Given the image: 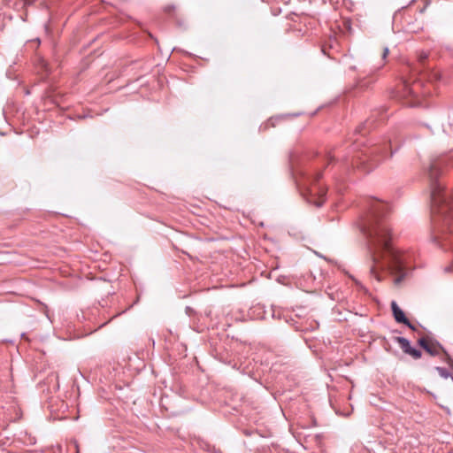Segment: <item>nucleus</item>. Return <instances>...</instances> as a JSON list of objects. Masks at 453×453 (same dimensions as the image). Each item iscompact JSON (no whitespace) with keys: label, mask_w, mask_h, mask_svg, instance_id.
I'll return each instance as SVG.
<instances>
[{"label":"nucleus","mask_w":453,"mask_h":453,"mask_svg":"<svg viewBox=\"0 0 453 453\" xmlns=\"http://www.w3.org/2000/svg\"><path fill=\"white\" fill-rule=\"evenodd\" d=\"M364 215L358 226L365 236L371 252L372 265L371 274L381 280L380 271L398 275L396 282L405 275V255L397 250L391 242V228L388 219V204L369 198L364 203Z\"/></svg>","instance_id":"obj_1"},{"label":"nucleus","mask_w":453,"mask_h":453,"mask_svg":"<svg viewBox=\"0 0 453 453\" xmlns=\"http://www.w3.org/2000/svg\"><path fill=\"white\" fill-rule=\"evenodd\" d=\"M391 310L393 312L394 319L397 323H403L412 330H415L414 326L406 318L403 310L397 305L395 301L391 302Z\"/></svg>","instance_id":"obj_7"},{"label":"nucleus","mask_w":453,"mask_h":453,"mask_svg":"<svg viewBox=\"0 0 453 453\" xmlns=\"http://www.w3.org/2000/svg\"><path fill=\"white\" fill-rule=\"evenodd\" d=\"M388 144L372 145L362 151V156L371 163H379L380 158H384L388 155Z\"/></svg>","instance_id":"obj_5"},{"label":"nucleus","mask_w":453,"mask_h":453,"mask_svg":"<svg viewBox=\"0 0 453 453\" xmlns=\"http://www.w3.org/2000/svg\"><path fill=\"white\" fill-rule=\"evenodd\" d=\"M171 9H172V7H171V6H168V7L166 8V12H170V11H171Z\"/></svg>","instance_id":"obj_15"},{"label":"nucleus","mask_w":453,"mask_h":453,"mask_svg":"<svg viewBox=\"0 0 453 453\" xmlns=\"http://www.w3.org/2000/svg\"><path fill=\"white\" fill-rule=\"evenodd\" d=\"M435 369L441 378L448 379L450 376V372L444 367L436 366Z\"/></svg>","instance_id":"obj_10"},{"label":"nucleus","mask_w":453,"mask_h":453,"mask_svg":"<svg viewBox=\"0 0 453 453\" xmlns=\"http://www.w3.org/2000/svg\"><path fill=\"white\" fill-rule=\"evenodd\" d=\"M361 128H362V127H358V129H357V132H358V133H361V132H362Z\"/></svg>","instance_id":"obj_16"},{"label":"nucleus","mask_w":453,"mask_h":453,"mask_svg":"<svg viewBox=\"0 0 453 453\" xmlns=\"http://www.w3.org/2000/svg\"><path fill=\"white\" fill-rule=\"evenodd\" d=\"M395 342L399 344V347L404 353L411 356L415 359L421 357V351L412 348L409 340L406 338L399 336L395 338Z\"/></svg>","instance_id":"obj_8"},{"label":"nucleus","mask_w":453,"mask_h":453,"mask_svg":"<svg viewBox=\"0 0 453 453\" xmlns=\"http://www.w3.org/2000/svg\"><path fill=\"white\" fill-rule=\"evenodd\" d=\"M355 157H357V162L354 163V158L352 159V164H356L357 165L360 163V164H365V163H367L369 165H371V168L373 166V165H376L378 163H371V162H368L365 158H362L359 157V155H357ZM370 167L369 168H366V171H369Z\"/></svg>","instance_id":"obj_9"},{"label":"nucleus","mask_w":453,"mask_h":453,"mask_svg":"<svg viewBox=\"0 0 453 453\" xmlns=\"http://www.w3.org/2000/svg\"><path fill=\"white\" fill-rule=\"evenodd\" d=\"M334 156H332L331 154H328L326 157L327 164H330L334 160Z\"/></svg>","instance_id":"obj_13"},{"label":"nucleus","mask_w":453,"mask_h":453,"mask_svg":"<svg viewBox=\"0 0 453 453\" xmlns=\"http://www.w3.org/2000/svg\"><path fill=\"white\" fill-rule=\"evenodd\" d=\"M388 53H389V50H388V47H385V48L383 49L382 55H381V58H382V59H383V60H385V59L388 58Z\"/></svg>","instance_id":"obj_12"},{"label":"nucleus","mask_w":453,"mask_h":453,"mask_svg":"<svg viewBox=\"0 0 453 453\" xmlns=\"http://www.w3.org/2000/svg\"><path fill=\"white\" fill-rule=\"evenodd\" d=\"M406 69L410 73V77L408 80L404 79L401 81L397 93L399 96L406 100L407 105L415 107L421 104L419 97L423 96L424 81L416 66L407 65Z\"/></svg>","instance_id":"obj_3"},{"label":"nucleus","mask_w":453,"mask_h":453,"mask_svg":"<svg viewBox=\"0 0 453 453\" xmlns=\"http://www.w3.org/2000/svg\"><path fill=\"white\" fill-rule=\"evenodd\" d=\"M426 354H429L433 357H439L441 360L445 361L448 359V354L442 348V346L437 342H434L426 334Z\"/></svg>","instance_id":"obj_6"},{"label":"nucleus","mask_w":453,"mask_h":453,"mask_svg":"<svg viewBox=\"0 0 453 453\" xmlns=\"http://www.w3.org/2000/svg\"><path fill=\"white\" fill-rule=\"evenodd\" d=\"M439 165H432L426 176L430 179L431 191V214L432 219L442 218L444 221L449 223L453 220V196H449L443 190V187L439 181L441 174V169Z\"/></svg>","instance_id":"obj_2"},{"label":"nucleus","mask_w":453,"mask_h":453,"mask_svg":"<svg viewBox=\"0 0 453 453\" xmlns=\"http://www.w3.org/2000/svg\"><path fill=\"white\" fill-rule=\"evenodd\" d=\"M418 345L422 348V349H425V334L424 335H421L418 340Z\"/></svg>","instance_id":"obj_11"},{"label":"nucleus","mask_w":453,"mask_h":453,"mask_svg":"<svg viewBox=\"0 0 453 453\" xmlns=\"http://www.w3.org/2000/svg\"><path fill=\"white\" fill-rule=\"evenodd\" d=\"M25 4H32L34 0H24Z\"/></svg>","instance_id":"obj_14"},{"label":"nucleus","mask_w":453,"mask_h":453,"mask_svg":"<svg viewBox=\"0 0 453 453\" xmlns=\"http://www.w3.org/2000/svg\"><path fill=\"white\" fill-rule=\"evenodd\" d=\"M321 174L322 173L319 172L309 179V185L302 191V195L306 201L317 207H320L324 203L325 196L326 194V188L318 183Z\"/></svg>","instance_id":"obj_4"}]
</instances>
